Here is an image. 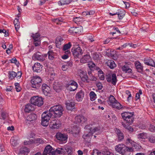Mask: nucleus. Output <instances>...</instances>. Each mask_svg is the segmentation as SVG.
<instances>
[{
    "label": "nucleus",
    "mask_w": 155,
    "mask_h": 155,
    "mask_svg": "<svg viewBox=\"0 0 155 155\" xmlns=\"http://www.w3.org/2000/svg\"><path fill=\"white\" fill-rule=\"evenodd\" d=\"M101 153L98 150H94L91 153V155H101Z\"/></svg>",
    "instance_id": "nucleus-44"
},
{
    "label": "nucleus",
    "mask_w": 155,
    "mask_h": 155,
    "mask_svg": "<svg viewBox=\"0 0 155 155\" xmlns=\"http://www.w3.org/2000/svg\"><path fill=\"white\" fill-rule=\"evenodd\" d=\"M17 74L14 71L10 72L9 75V78L11 79H12L16 76Z\"/></svg>",
    "instance_id": "nucleus-45"
},
{
    "label": "nucleus",
    "mask_w": 155,
    "mask_h": 155,
    "mask_svg": "<svg viewBox=\"0 0 155 155\" xmlns=\"http://www.w3.org/2000/svg\"><path fill=\"white\" fill-rule=\"evenodd\" d=\"M66 108L67 109L71 110L74 108V103L73 101H68L66 103Z\"/></svg>",
    "instance_id": "nucleus-24"
},
{
    "label": "nucleus",
    "mask_w": 155,
    "mask_h": 155,
    "mask_svg": "<svg viewBox=\"0 0 155 155\" xmlns=\"http://www.w3.org/2000/svg\"><path fill=\"white\" fill-rule=\"evenodd\" d=\"M89 95L91 101H93L95 99L96 95L94 91H91L89 93Z\"/></svg>",
    "instance_id": "nucleus-39"
},
{
    "label": "nucleus",
    "mask_w": 155,
    "mask_h": 155,
    "mask_svg": "<svg viewBox=\"0 0 155 155\" xmlns=\"http://www.w3.org/2000/svg\"><path fill=\"white\" fill-rule=\"evenodd\" d=\"M144 63L148 65L155 67V63L152 59H150L145 61Z\"/></svg>",
    "instance_id": "nucleus-37"
},
{
    "label": "nucleus",
    "mask_w": 155,
    "mask_h": 155,
    "mask_svg": "<svg viewBox=\"0 0 155 155\" xmlns=\"http://www.w3.org/2000/svg\"><path fill=\"white\" fill-rule=\"evenodd\" d=\"M68 68V66L66 65H63L62 67V70L64 71H65Z\"/></svg>",
    "instance_id": "nucleus-64"
},
{
    "label": "nucleus",
    "mask_w": 155,
    "mask_h": 155,
    "mask_svg": "<svg viewBox=\"0 0 155 155\" xmlns=\"http://www.w3.org/2000/svg\"><path fill=\"white\" fill-rule=\"evenodd\" d=\"M122 70L125 73H130L132 72V70L128 66L124 65L122 68Z\"/></svg>",
    "instance_id": "nucleus-33"
},
{
    "label": "nucleus",
    "mask_w": 155,
    "mask_h": 155,
    "mask_svg": "<svg viewBox=\"0 0 155 155\" xmlns=\"http://www.w3.org/2000/svg\"><path fill=\"white\" fill-rule=\"evenodd\" d=\"M84 93L83 92L81 91L78 93L76 95V98L78 101H81L84 97Z\"/></svg>",
    "instance_id": "nucleus-23"
},
{
    "label": "nucleus",
    "mask_w": 155,
    "mask_h": 155,
    "mask_svg": "<svg viewBox=\"0 0 155 155\" xmlns=\"http://www.w3.org/2000/svg\"><path fill=\"white\" fill-rule=\"evenodd\" d=\"M29 152V150L28 148L25 147H22L19 150L18 155H26Z\"/></svg>",
    "instance_id": "nucleus-20"
},
{
    "label": "nucleus",
    "mask_w": 155,
    "mask_h": 155,
    "mask_svg": "<svg viewBox=\"0 0 155 155\" xmlns=\"http://www.w3.org/2000/svg\"><path fill=\"white\" fill-rule=\"evenodd\" d=\"M41 89L43 93L45 95L47 96L50 94V88L46 84H42Z\"/></svg>",
    "instance_id": "nucleus-17"
},
{
    "label": "nucleus",
    "mask_w": 155,
    "mask_h": 155,
    "mask_svg": "<svg viewBox=\"0 0 155 155\" xmlns=\"http://www.w3.org/2000/svg\"><path fill=\"white\" fill-rule=\"evenodd\" d=\"M91 60V58L90 55L85 54L82 56L80 62L83 64L86 63L90 62Z\"/></svg>",
    "instance_id": "nucleus-19"
},
{
    "label": "nucleus",
    "mask_w": 155,
    "mask_h": 155,
    "mask_svg": "<svg viewBox=\"0 0 155 155\" xmlns=\"http://www.w3.org/2000/svg\"><path fill=\"white\" fill-rule=\"evenodd\" d=\"M134 64L137 71L139 72H142L143 70V67L141 63L139 61H136Z\"/></svg>",
    "instance_id": "nucleus-26"
},
{
    "label": "nucleus",
    "mask_w": 155,
    "mask_h": 155,
    "mask_svg": "<svg viewBox=\"0 0 155 155\" xmlns=\"http://www.w3.org/2000/svg\"><path fill=\"white\" fill-rule=\"evenodd\" d=\"M104 155H113L112 153H110V152L107 151L104 152Z\"/></svg>",
    "instance_id": "nucleus-63"
},
{
    "label": "nucleus",
    "mask_w": 155,
    "mask_h": 155,
    "mask_svg": "<svg viewBox=\"0 0 155 155\" xmlns=\"http://www.w3.org/2000/svg\"><path fill=\"white\" fill-rule=\"evenodd\" d=\"M53 87L56 92H58L61 88V85L58 82H55L53 85Z\"/></svg>",
    "instance_id": "nucleus-27"
},
{
    "label": "nucleus",
    "mask_w": 155,
    "mask_h": 155,
    "mask_svg": "<svg viewBox=\"0 0 155 155\" xmlns=\"http://www.w3.org/2000/svg\"><path fill=\"white\" fill-rule=\"evenodd\" d=\"M43 155H54V150L50 145H48L45 149Z\"/></svg>",
    "instance_id": "nucleus-13"
},
{
    "label": "nucleus",
    "mask_w": 155,
    "mask_h": 155,
    "mask_svg": "<svg viewBox=\"0 0 155 155\" xmlns=\"http://www.w3.org/2000/svg\"><path fill=\"white\" fill-rule=\"evenodd\" d=\"M72 52L74 57L75 58H79L83 54L82 49L78 45L72 48Z\"/></svg>",
    "instance_id": "nucleus-10"
},
{
    "label": "nucleus",
    "mask_w": 155,
    "mask_h": 155,
    "mask_svg": "<svg viewBox=\"0 0 155 155\" xmlns=\"http://www.w3.org/2000/svg\"><path fill=\"white\" fill-rule=\"evenodd\" d=\"M96 86L99 90H101L103 88L102 84L101 83H97L96 84Z\"/></svg>",
    "instance_id": "nucleus-57"
},
{
    "label": "nucleus",
    "mask_w": 155,
    "mask_h": 155,
    "mask_svg": "<svg viewBox=\"0 0 155 155\" xmlns=\"http://www.w3.org/2000/svg\"><path fill=\"white\" fill-rule=\"evenodd\" d=\"M93 125L92 127H90V125H87L85 126L84 128L85 129H88L93 134L96 133V134H99L103 131V128L99 125L96 124L95 125V123H93Z\"/></svg>",
    "instance_id": "nucleus-3"
},
{
    "label": "nucleus",
    "mask_w": 155,
    "mask_h": 155,
    "mask_svg": "<svg viewBox=\"0 0 155 155\" xmlns=\"http://www.w3.org/2000/svg\"><path fill=\"white\" fill-rule=\"evenodd\" d=\"M80 19L81 18H80L79 17H76L74 18L73 21L75 23H76L77 24H78V22L80 21Z\"/></svg>",
    "instance_id": "nucleus-56"
},
{
    "label": "nucleus",
    "mask_w": 155,
    "mask_h": 155,
    "mask_svg": "<svg viewBox=\"0 0 155 155\" xmlns=\"http://www.w3.org/2000/svg\"><path fill=\"white\" fill-rule=\"evenodd\" d=\"M134 113L130 112H124L121 114L123 119L129 124H131L134 121L133 115Z\"/></svg>",
    "instance_id": "nucleus-5"
},
{
    "label": "nucleus",
    "mask_w": 155,
    "mask_h": 155,
    "mask_svg": "<svg viewBox=\"0 0 155 155\" xmlns=\"http://www.w3.org/2000/svg\"><path fill=\"white\" fill-rule=\"evenodd\" d=\"M93 58L94 60H98L100 58V56L98 54L94 53L93 54Z\"/></svg>",
    "instance_id": "nucleus-50"
},
{
    "label": "nucleus",
    "mask_w": 155,
    "mask_h": 155,
    "mask_svg": "<svg viewBox=\"0 0 155 155\" xmlns=\"http://www.w3.org/2000/svg\"><path fill=\"white\" fill-rule=\"evenodd\" d=\"M71 2V0H60L58 3L59 5L68 4Z\"/></svg>",
    "instance_id": "nucleus-32"
},
{
    "label": "nucleus",
    "mask_w": 155,
    "mask_h": 155,
    "mask_svg": "<svg viewBox=\"0 0 155 155\" xmlns=\"http://www.w3.org/2000/svg\"><path fill=\"white\" fill-rule=\"evenodd\" d=\"M54 53L52 51H50L48 52V58L50 60H53L54 58Z\"/></svg>",
    "instance_id": "nucleus-42"
},
{
    "label": "nucleus",
    "mask_w": 155,
    "mask_h": 155,
    "mask_svg": "<svg viewBox=\"0 0 155 155\" xmlns=\"http://www.w3.org/2000/svg\"><path fill=\"white\" fill-rule=\"evenodd\" d=\"M126 143L127 144H130L133 145L135 143L130 138H128L126 140Z\"/></svg>",
    "instance_id": "nucleus-48"
},
{
    "label": "nucleus",
    "mask_w": 155,
    "mask_h": 155,
    "mask_svg": "<svg viewBox=\"0 0 155 155\" xmlns=\"http://www.w3.org/2000/svg\"><path fill=\"white\" fill-rule=\"evenodd\" d=\"M30 102L34 105L40 107L43 104V99L41 97L34 96L31 98Z\"/></svg>",
    "instance_id": "nucleus-7"
},
{
    "label": "nucleus",
    "mask_w": 155,
    "mask_h": 155,
    "mask_svg": "<svg viewBox=\"0 0 155 155\" xmlns=\"http://www.w3.org/2000/svg\"><path fill=\"white\" fill-rule=\"evenodd\" d=\"M61 125L59 121L53 120L50 122L49 125L51 128L55 129L58 128L61 126Z\"/></svg>",
    "instance_id": "nucleus-14"
},
{
    "label": "nucleus",
    "mask_w": 155,
    "mask_h": 155,
    "mask_svg": "<svg viewBox=\"0 0 155 155\" xmlns=\"http://www.w3.org/2000/svg\"><path fill=\"white\" fill-rule=\"evenodd\" d=\"M64 111L62 106L60 104L51 107L49 110L48 114L55 117H59L62 115Z\"/></svg>",
    "instance_id": "nucleus-1"
},
{
    "label": "nucleus",
    "mask_w": 155,
    "mask_h": 155,
    "mask_svg": "<svg viewBox=\"0 0 155 155\" xmlns=\"http://www.w3.org/2000/svg\"><path fill=\"white\" fill-rule=\"evenodd\" d=\"M71 47V45L70 42H69L64 45L63 50L65 51V54H69L70 53L69 49Z\"/></svg>",
    "instance_id": "nucleus-25"
},
{
    "label": "nucleus",
    "mask_w": 155,
    "mask_h": 155,
    "mask_svg": "<svg viewBox=\"0 0 155 155\" xmlns=\"http://www.w3.org/2000/svg\"><path fill=\"white\" fill-rule=\"evenodd\" d=\"M0 33H3L5 34L4 36L5 37L8 36V33L5 30H1L0 29Z\"/></svg>",
    "instance_id": "nucleus-53"
},
{
    "label": "nucleus",
    "mask_w": 155,
    "mask_h": 155,
    "mask_svg": "<svg viewBox=\"0 0 155 155\" xmlns=\"http://www.w3.org/2000/svg\"><path fill=\"white\" fill-rule=\"evenodd\" d=\"M37 116L36 114L33 113L29 115L26 118L25 120L26 124L28 125L33 124L36 120Z\"/></svg>",
    "instance_id": "nucleus-11"
},
{
    "label": "nucleus",
    "mask_w": 155,
    "mask_h": 155,
    "mask_svg": "<svg viewBox=\"0 0 155 155\" xmlns=\"http://www.w3.org/2000/svg\"><path fill=\"white\" fill-rule=\"evenodd\" d=\"M148 140L150 143H155V137L152 135L150 136L148 138Z\"/></svg>",
    "instance_id": "nucleus-46"
},
{
    "label": "nucleus",
    "mask_w": 155,
    "mask_h": 155,
    "mask_svg": "<svg viewBox=\"0 0 155 155\" xmlns=\"http://www.w3.org/2000/svg\"><path fill=\"white\" fill-rule=\"evenodd\" d=\"M147 134L146 133H143L139 134L137 135V138L139 139H144L147 137Z\"/></svg>",
    "instance_id": "nucleus-43"
},
{
    "label": "nucleus",
    "mask_w": 155,
    "mask_h": 155,
    "mask_svg": "<svg viewBox=\"0 0 155 155\" xmlns=\"http://www.w3.org/2000/svg\"><path fill=\"white\" fill-rule=\"evenodd\" d=\"M138 12H136L135 10L133 9L131 11V13L133 14V15L135 16H137L138 15Z\"/></svg>",
    "instance_id": "nucleus-59"
},
{
    "label": "nucleus",
    "mask_w": 155,
    "mask_h": 155,
    "mask_svg": "<svg viewBox=\"0 0 155 155\" xmlns=\"http://www.w3.org/2000/svg\"><path fill=\"white\" fill-rule=\"evenodd\" d=\"M122 124L124 128H125L126 129H127L130 132L133 131V128H132L129 125L126 124L124 122L122 123Z\"/></svg>",
    "instance_id": "nucleus-41"
},
{
    "label": "nucleus",
    "mask_w": 155,
    "mask_h": 155,
    "mask_svg": "<svg viewBox=\"0 0 155 155\" xmlns=\"http://www.w3.org/2000/svg\"><path fill=\"white\" fill-rule=\"evenodd\" d=\"M125 93L127 95H128V97H127L128 101L130 100V98L131 97V95L130 92L129 91H126Z\"/></svg>",
    "instance_id": "nucleus-51"
},
{
    "label": "nucleus",
    "mask_w": 155,
    "mask_h": 155,
    "mask_svg": "<svg viewBox=\"0 0 155 155\" xmlns=\"http://www.w3.org/2000/svg\"><path fill=\"white\" fill-rule=\"evenodd\" d=\"M115 131L117 134L118 139L120 140H123L124 138V134L119 129H116Z\"/></svg>",
    "instance_id": "nucleus-30"
},
{
    "label": "nucleus",
    "mask_w": 155,
    "mask_h": 155,
    "mask_svg": "<svg viewBox=\"0 0 155 155\" xmlns=\"http://www.w3.org/2000/svg\"><path fill=\"white\" fill-rule=\"evenodd\" d=\"M72 132L73 135L78 134L80 132V130L78 128H76L73 129Z\"/></svg>",
    "instance_id": "nucleus-47"
},
{
    "label": "nucleus",
    "mask_w": 155,
    "mask_h": 155,
    "mask_svg": "<svg viewBox=\"0 0 155 155\" xmlns=\"http://www.w3.org/2000/svg\"><path fill=\"white\" fill-rule=\"evenodd\" d=\"M87 39L88 40L90 41V42H92L94 41V38L92 37V36H89L87 37Z\"/></svg>",
    "instance_id": "nucleus-61"
},
{
    "label": "nucleus",
    "mask_w": 155,
    "mask_h": 155,
    "mask_svg": "<svg viewBox=\"0 0 155 155\" xmlns=\"http://www.w3.org/2000/svg\"><path fill=\"white\" fill-rule=\"evenodd\" d=\"M109 15H110L112 16L117 15L119 19H122L125 15V12L124 10H119L117 12L113 13H109Z\"/></svg>",
    "instance_id": "nucleus-18"
},
{
    "label": "nucleus",
    "mask_w": 155,
    "mask_h": 155,
    "mask_svg": "<svg viewBox=\"0 0 155 155\" xmlns=\"http://www.w3.org/2000/svg\"><path fill=\"white\" fill-rule=\"evenodd\" d=\"M32 37L34 40H41L40 35L39 33H37L35 34H32Z\"/></svg>",
    "instance_id": "nucleus-40"
},
{
    "label": "nucleus",
    "mask_w": 155,
    "mask_h": 155,
    "mask_svg": "<svg viewBox=\"0 0 155 155\" xmlns=\"http://www.w3.org/2000/svg\"><path fill=\"white\" fill-rule=\"evenodd\" d=\"M92 134L89 130V132L88 134H85L83 136V138L87 142H88L90 141L91 138L92 136Z\"/></svg>",
    "instance_id": "nucleus-28"
},
{
    "label": "nucleus",
    "mask_w": 155,
    "mask_h": 155,
    "mask_svg": "<svg viewBox=\"0 0 155 155\" xmlns=\"http://www.w3.org/2000/svg\"><path fill=\"white\" fill-rule=\"evenodd\" d=\"M65 151L64 149L62 148H58L55 151H54V155L57 153L58 154H61L63 153Z\"/></svg>",
    "instance_id": "nucleus-38"
},
{
    "label": "nucleus",
    "mask_w": 155,
    "mask_h": 155,
    "mask_svg": "<svg viewBox=\"0 0 155 155\" xmlns=\"http://www.w3.org/2000/svg\"><path fill=\"white\" fill-rule=\"evenodd\" d=\"M42 68V65L38 63H35L34 65L32 66V69L34 71L37 73L40 72Z\"/></svg>",
    "instance_id": "nucleus-21"
},
{
    "label": "nucleus",
    "mask_w": 155,
    "mask_h": 155,
    "mask_svg": "<svg viewBox=\"0 0 155 155\" xmlns=\"http://www.w3.org/2000/svg\"><path fill=\"white\" fill-rule=\"evenodd\" d=\"M106 64L111 69H113L116 66L114 62L112 60H108L106 62Z\"/></svg>",
    "instance_id": "nucleus-29"
},
{
    "label": "nucleus",
    "mask_w": 155,
    "mask_h": 155,
    "mask_svg": "<svg viewBox=\"0 0 155 155\" xmlns=\"http://www.w3.org/2000/svg\"><path fill=\"white\" fill-rule=\"evenodd\" d=\"M88 65L89 67L91 69L94 68L96 66L95 64L92 62L88 64Z\"/></svg>",
    "instance_id": "nucleus-54"
},
{
    "label": "nucleus",
    "mask_w": 155,
    "mask_h": 155,
    "mask_svg": "<svg viewBox=\"0 0 155 155\" xmlns=\"http://www.w3.org/2000/svg\"><path fill=\"white\" fill-rule=\"evenodd\" d=\"M11 144L13 146H15L18 144V140L16 137H12L11 139Z\"/></svg>",
    "instance_id": "nucleus-34"
},
{
    "label": "nucleus",
    "mask_w": 155,
    "mask_h": 155,
    "mask_svg": "<svg viewBox=\"0 0 155 155\" xmlns=\"http://www.w3.org/2000/svg\"><path fill=\"white\" fill-rule=\"evenodd\" d=\"M14 25L16 31H17L20 27V23L14 24Z\"/></svg>",
    "instance_id": "nucleus-58"
},
{
    "label": "nucleus",
    "mask_w": 155,
    "mask_h": 155,
    "mask_svg": "<svg viewBox=\"0 0 155 155\" xmlns=\"http://www.w3.org/2000/svg\"><path fill=\"white\" fill-rule=\"evenodd\" d=\"M17 62V60L16 58H14L11 60V62L12 63H14L16 64Z\"/></svg>",
    "instance_id": "nucleus-62"
},
{
    "label": "nucleus",
    "mask_w": 155,
    "mask_h": 155,
    "mask_svg": "<svg viewBox=\"0 0 155 155\" xmlns=\"http://www.w3.org/2000/svg\"><path fill=\"white\" fill-rule=\"evenodd\" d=\"M98 76L101 80H103L104 79V77L103 74H98Z\"/></svg>",
    "instance_id": "nucleus-60"
},
{
    "label": "nucleus",
    "mask_w": 155,
    "mask_h": 155,
    "mask_svg": "<svg viewBox=\"0 0 155 155\" xmlns=\"http://www.w3.org/2000/svg\"><path fill=\"white\" fill-rule=\"evenodd\" d=\"M108 104L113 108L118 110L123 108V107L117 101L114 96L110 95L107 101Z\"/></svg>",
    "instance_id": "nucleus-2"
},
{
    "label": "nucleus",
    "mask_w": 155,
    "mask_h": 155,
    "mask_svg": "<svg viewBox=\"0 0 155 155\" xmlns=\"http://www.w3.org/2000/svg\"><path fill=\"white\" fill-rule=\"evenodd\" d=\"M42 79L39 76H35L31 80V87L36 89H39L41 84Z\"/></svg>",
    "instance_id": "nucleus-6"
},
{
    "label": "nucleus",
    "mask_w": 155,
    "mask_h": 155,
    "mask_svg": "<svg viewBox=\"0 0 155 155\" xmlns=\"http://www.w3.org/2000/svg\"><path fill=\"white\" fill-rule=\"evenodd\" d=\"M63 40V38L61 37L57 38H56L55 43L57 48H59V46L61 45V42Z\"/></svg>",
    "instance_id": "nucleus-36"
},
{
    "label": "nucleus",
    "mask_w": 155,
    "mask_h": 155,
    "mask_svg": "<svg viewBox=\"0 0 155 155\" xmlns=\"http://www.w3.org/2000/svg\"><path fill=\"white\" fill-rule=\"evenodd\" d=\"M48 113L44 112L42 114L41 124L44 126H47L48 124V121L50 118L52 117Z\"/></svg>",
    "instance_id": "nucleus-9"
},
{
    "label": "nucleus",
    "mask_w": 155,
    "mask_h": 155,
    "mask_svg": "<svg viewBox=\"0 0 155 155\" xmlns=\"http://www.w3.org/2000/svg\"><path fill=\"white\" fill-rule=\"evenodd\" d=\"M34 56L36 59L40 61H43L45 60V59L43 57V56L40 55L37 53L35 54Z\"/></svg>",
    "instance_id": "nucleus-35"
},
{
    "label": "nucleus",
    "mask_w": 155,
    "mask_h": 155,
    "mask_svg": "<svg viewBox=\"0 0 155 155\" xmlns=\"http://www.w3.org/2000/svg\"><path fill=\"white\" fill-rule=\"evenodd\" d=\"M63 20L62 19L56 18L54 19V22L58 24H60V22L63 21Z\"/></svg>",
    "instance_id": "nucleus-52"
},
{
    "label": "nucleus",
    "mask_w": 155,
    "mask_h": 155,
    "mask_svg": "<svg viewBox=\"0 0 155 155\" xmlns=\"http://www.w3.org/2000/svg\"><path fill=\"white\" fill-rule=\"evenodd\" d=\"M74 122L76 124L82 125L84 123H87V119L83 116L79 115L75 117Z\"/></svg>",
    "instance_id": "nucleus-12"
},
{
    "label": "nucleus",
    "mask_w": 155,
    "mask_h": 155,
    "mask_svg": "<svg viewBox=\"0 0 155 155\" xmlns=\"http://www.w3.org/2000/svg\"><path fill=\"white\" fill-rule=\"evenodd\" d=\"M106 79L108 82L111 83L114 85L116 84L117 78L116 74L108 72L106 74Z\"/></svg>",
    "instance_id": "nucleus-8"
},
{
    "label": "nucleus",
    "mask_w": 155,
    "mask_h": 155,
    "mask_svg": "<svg viewBox=\"0 0 155 155\" xmlns=\"http://www.w3.org/2000/svg\"><path fill=\"white\" fill-rule=\"evenodd\" d=\"M149 129L151 132H154L155 131V127L153 125H150Z\"/></svg>",
    "instance_id": "nucleus-55"
},
{
    "label": "nucleus",
    "mask_w": 155,
    "mask_h": 155,
    "mask_svg": "<svg viewBox=\"0 0 155 155\" xmlns=\"http://www.w3.org/2000/svg\"><path fill=\"white\" fill-rule=\"evenodd\" d=\"M33 44L35 46H38L40 45L41 40H34Z\"/></svg>",
    "instance_id": "nucleus-49"
},
{
    "label": "nucleus",
    "mask_w": 155,
    "mask_h": 155,
    "mask_svg": "<svg viewBox=\"0 0 155 155\" xmlns=\"http://www.w3.org/2000/svg\"><path fill=\"white\" fill-rule=\"evenodd\" d=\"M57 139L61 142V143H64L67 139V137L66 135L60 133H57L56 135Z\"/></svg>",
    "instance_id": "nucleus-15"
},
{
    "label": "nucleus",
    "mask_w": 155,
    "mask_h": 155,
    "mask_svg": "<svg viewBox=\"0 0 155 155\" xmlns=\"http://www.w3.org/2000/svg\"><path fill=\"white\" fill-rule=\"evenodd\" d=\"M116 150L119 153L123 155L125 154L126 152L131 151L133 150L131 147H128L123 143L120 144L115 147Z\"/></svg>",
    "instance_id": "nucleus-4"
},
{
    "label": "nucleus",
    "mask_w": 155,
    "mask_h": 155,
    "mask_svg": "<svg viewBox=\"0 0 155 155\" xmlns=\"http://www.w3.org/2000/svg\"><path fill=\"white\" fill-rule=\"evenodd\" d=\"M67 85L68 87L71 91H75L78 87L77 83L73 81H71L67 84Z\"/></svg>",
    "instance_id": "nucleus-16"
},
{
    "label": "nucleus",
    "mask_w": 155,
    "mask_h": 155,
    "mask_svg": "<svg viewBox=\"0 0 155 155\" xmlns=\"http://www.w3.org/2000/svg\"><path fill=\"white\" fill-rule=\"evenodd\" d=\"M68 32L71 34L78 33L79 32V28H71L69 29Z\"/></svg>",
    "instance_id": "nucleus-31"
},
{
    "label": "nucleus",
    "mask_w": 155,
    "mask_h": 155,
    "mask_svg": "<svg viewBox=\"0 0 155 155\" xmlns=\"http://www.w3.org/2000/svg\"><path fill=\"white\" fill-rule=\"evenodd\" d=\"M33 105L31 103L28 104L26 105L25 108V111L26 112L29 113L31 111H32L35 110V108Z\"/></svg>",
    "instance_id": "nucleus-22"
}]
</instances>
